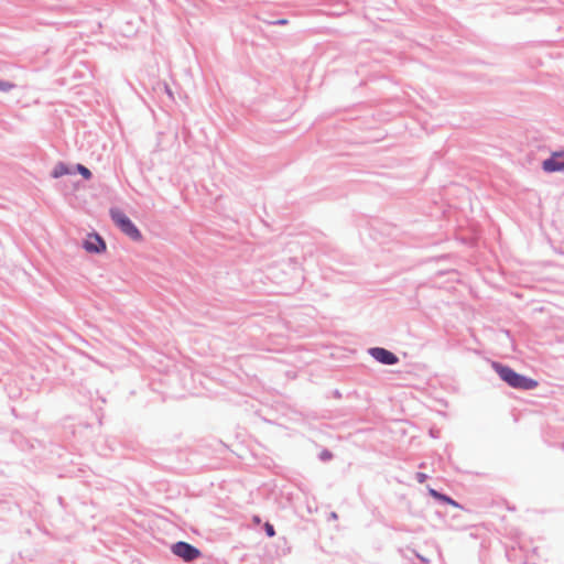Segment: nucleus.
<instances>
[{
  "mask_svg": "<svg viewBox=\"0 0 564 564\" xmlns=\"http://www.w3.org/2000/svg\"><path fill=\"white\" fill-rule=\"evenodd\" d=\"M494 368L500 378L507 382L510 387L520 390H532L538 387V381L531 378H527L507 366L500 364H494Z\"/></svg>",
  "mask_w": 564,
  "mask_h": 564,
  "instance_id": "obj_1",
  "label": "nucleus"
},
{
  "mask_svg": "<svg viewBox=\"0 0 564 564\" xmlns=\"http://www.w3.org/2000/svg\"><path fill=\"white\" fill-rule=\"evenodd\" d=\"M110 216L113 223L121 229L123 234H126L132 240H141V232L123 212L118 208H112L110 209Z\"/></svg>",
  "mask_w": 564,
  "mask_h": 564,
  "instance_id": "obj_2",
  "label": "nucleus"
},
{
  "mask_svg": "<svg viewBox=\"0 0 564 564\" xmlns=\"http://www.w3.org/2000/svg\"><path fill=\"white\" fill-rule=\"evenodd\" d=\"M173 553L186 562H191L200 555V551L186 542H177L172 546Z\"/></svg>",
  "mask_w": 564,
  "mask_h": 564,
  "instance_id": "obj_3",
  "label": "nucleus"
},
{
  "mask_svg": "<svg viewBox=\"0 0 564 564\" xmlns=\"http://www.w3.org/2000/svg\"><path fill=\"white\" fill-rule=\"evenodd\" d=\"M545 172H564V152H554L551 158L543 161Z\"/></svg>",
  "mask_w": 564,
  "mask_h": 564,
  "instance_id": "obj_4",
  "label": "nucleus"
},
{
  "mask_svg": "<svg viewBox=\"0 0 564 564\" xmlns=\"http://www.w3.org/2000/svg\"><path fill=\"white\" fill-rule=\"evenodd\" d=\"M370 355L377 361L384 364V365H394L398 362V357L393 352H391L384 348H379V347L371 348Z\"/></svg>",
  "mask_w": 564,
  "mask_h": 564,
  "instance_id": "obj_5",
  "label": "nucleus"
},
{
  "mask_svg": "<svg viewBox=\"0 0 564 564\" xmlns=\"http://www.w3.org/2000/svg\"><path fill=\"white\" fill-rule=\"evenodd\" d=\"M88 252H99L106 248L104 240L98 235H89L84 243Z\"/></svg>",
  "mask_w": 564,
  "mask_h": 564,
  "instance_id": "obj_6",
  "label": "nucleus"
},
{
  "mask_svg": "<svg viewBox=\"0 0 564 564\" xmlns=\"http://www.w3.org/2000/svg\"><path fill=\"white\" fill-rule=\"evenodd\" d=\"M429 492H430V495H431L433 498H435V499H437V500L444 501V502H446V503H448V505H451V506H453V507H456V508H458V507H459V505H458L456 501H454L452 498H449V497H447V496H445V495H443V494H440V492H438V491H436L435 489L430 488V489H429Z\"/></svg>",
  "mask_w": 564,
  "mask_h": 564,
  "instance_id": "obj_7",
  "label": "nucleus"
},
{
  "mask_svg": "<svg viewBox=\"0 0 564 564\" xmlns=\"http://www.w3.org/2000/svg\"><path fill=\"white\" fill-rule=\"evenodd\" d=\"M70 173V170L69 167L64 164V163H58L55 165L53 172H52V176L55 177V178H58V177H62L66 174H69Z\"/></svg>",
  "mask_w": 564,
  "mask_h": 564,
  "instance_id": "obj_8",
  "label": "nucleus"
},
{
  "mask_svg": "<svg viewBox=\"0 0 564 564\" xmlns=\"http://www.w3.org/2000/svg\"><path fill=\"white\" fill-rule=\"evenodd\" d=\"M77 171L86 180H89L91 177V172L82 164L77 165Z\"/></svg>",
  "mask_w": 564,
  "mask_h": 564,
  "instance_id": "obj_9",
  "label": "nucleus"
},
{
  "mask_svg": "<svg viewBox=\"0 0 564 564\" xmlns=\"http://www.w3.org/2000/svg\"><path fill=\"white\" fill-rule=\"evenodd\" d=\"M14 88V85L10 82L0 80V90L9 91Z\"/></svg>",
  "mask_w": 564,
  "mask_h": 564,
  "instance_id": "obj_10",
  "label": "nucleus"
},
{
  "mask_svg": "<svg viewBox=\"0 0 564 564\" xmlns=\"http://www.w3.org/2000/svg\"><path fill=\"white\" fill-rule=\"evenodd\" d=\"M264 529H265L267 534H268L270 538L274 536L275 531H274V528H273V525H272V524H270V523H268V522H267V523L264 524Z\"/></svg>",
  "mask_w": 564,
  "mask_h": 564,
  "instance_id": "obj_11",
  "label": "nucleus"
},
{
  "mask_svg": "<svg viewBox=\"0 0 564 564\" xmlns=\"http://www.w3.org/2000/svg\"><path fill=\"white\" fill-rule=\"evenodd\" d=\"M322 458L323 459H330L332 458V454L327 451L323 452L322 453Z\"/></svg>",
  "mask_w": 564,
  "mask_h": 564,
  "instance_id": "obj_12",
  "label": "nucleus"
},
{
  "mask_svg": "<svg viewBox=\"0 0 564 564\" xmlns=\"http://www.w3.org/2000/svg\"><path fill=\"white\" fill-rule=\"evenodd\" d=\"M425 478H426V475H425V474H423V473H419V474H417V480H419L420 482H423V481L425 480Z\"/></svg>",
  "mask_w": 564,
  "mask_h": 564,
  "instance_id": "obj_13",
  "label": "nucleus"
}]
</instances>
